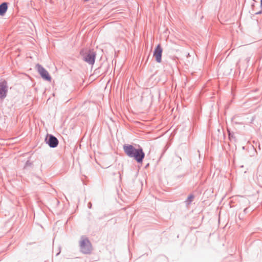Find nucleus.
<instances>
[{
  "label": "nucleus",
  "instance_id": "5",
  "mask_svg": "<svg viewBox=\"0 0 262 262\" xmlns=\"http://www.w3.org/2000/svg\"><path fill=\"white\" fill-rule=\"evenodd\" d=\"M45 141L51 148L56 147L59 143L57 138L51 134H47Z\"/></svg>",
  "mask_w": 262,
  "mask_h": 262
},
{
  "label": "nucleus",
  "instance_id": "10",
  "mask_svg": "<svg viewBox=\"0 0 262 262\" xmlns=\"http://www.w3.org/2000/svg\"><path fill=\"white\" fill-rule=\"evenodd\" d=\"M228 138L230 141L232 140H234L235 141V137L233 132L228 131Z\"/></svg>",
  "mask_w": 262,
  "mask_h": 262
},
{
  "label": "nucleus",
  "instance_id": "1",
  "mask_svg": "<svg viewBox=\"0 0 262 262\" xmlns=\"http://www.w3.org/2000/svg\"><path fill=\"white\" fill-rule=\"evenodd\" d=\"M123 148L125 154L129 158L135 160L138 163H142L145 157L143 148L138 145V148L135 147L131 144H124Z\"/></svg>",
  "mask_w": 262,
  "mask_h": 262
},
{
  "label": "nucleus",
  "instance_id": "14",
  "mask_svg": "<svg viewBox=\"0 0 262 262\" xmlns=\"http://www.w3.org/2000/svg\"><path fill=\"white\" fill-rule=\"evenodd\" d=\"M30 163H29V162L28 161L26 163V166L30 165Z\"/></svg>",
  "mask_w": 262,
  "mask_h": 262
},
{
  "label": "nucleus",
  "instance_id": "11",
  "mask_svg": "<svg viewBox=\"0 0 262 262\" xmlns=\"http://www.w3.org/2000/svg\"><path fill=\"white\" fill-rule=\"evenodd\" d=\"M260 7H261V10L256 12V14H262V0H260Z\"/></svg>",
  "mask_w": 262,
  "mask_h": 262
},
{
  "label": "nucleus",
  "instance_id": "4",
  "mask_svg": "<svg viewBox=\"0 0 262 262\" xmlns=\"http://www.w3.org/2000/svg\"><path fill=\"white\" fill-rule=\"evenodd\" d=\"M8 92V83L5 79L0 80V99L3 100L7 96Z\"/></svg>",
  "mask_w": 262,
  "mask_h": 262
},
{
  "label": "nucleus",
  "instance_id": "8",
  "mask_svg": "<svg viewBox=\"0 0 262 262\" xmlns=\"http://www.w3.org/2000/svg\"><path fill=\"white\" fill-rule=\"evenodd\" d=\"M8 3L3 2L0 4V16H4L8 10Z\"/></svg>",
  "mask_w": 262,
  "mask_h": 262
},
{
  "label": "nucleus",
  "instance_id": "13",
  "mask_svg": "<svg viewBox=\"0 0 262 262\" xmlns=\"http://www.w3.org/2000/svg\"><path fill=\"white\" fill-rule=\"evenodd\" d=\"M88 207L91 208L92 207V204L91 202H89L88 204Z\"/></svg>",
  "mask_w": 262,
  "mask_h": 262
},
{
  "label": "nucleus",
  "instance_id": "6",
  "mask_svg": "<svg viewBox=\"0 0 262 262\" xmlns=\"http://www.w3.org/2000/svg\"><path fill=\"white\" fill-rule=\"evenodd\" d=\"M36 69L44 80L48 81L51 80V77L48 72L42 66L38 63L36 65Z\"/></svg>",
  "mask_w": 262,
  "mask_h": 262
},
{
  "label": "nucleus",
  "instance_id": "3",
  "mask_svg": "<svg viewBox=\"0 0 262 262\" xmlns=\"http://www.w3.org/2000/svg\"><path fill=\"white\" fill-rule=\"evenodd\" d=\"M80 251L84 254H90L92 251V245L88 238L81 237L80 242Z\"/></svg>",
  "mask_w": 262,
  "mask_h": 262
},
{
  "label": "nucleus",
  "instance_id": "7",
  "mask_svg": "<svg viewBox=\"0 0 262 262\" xmlns=\"http://www.w3.org/2000/svg\"><path fill=\"white\" fill-rule=\"evenodd\" d=\"M162 52V47L160 44L158 45L154 50L153 55L155 57L156 61L158 63L161 62Z\"/></svg>",
  "mask_w": 262,
  "mask_h": 262
},
{
  "label": "nucleus",
  "instance_id": "9",
  "mask_svg": "<svg viewBox=\"0 0 262 262\" xmlns=\"http://www.w3.org/2000/svg\"><path fill=\"white\" fill-rule=\"evenodd\" d=\"M194 196L192 194L189 195L187 200L185 201V203L186 205H189L191 203L194 199Z\"/></svg>",
  "mask_w": 262,
  "mask_h": 262
},
{
  "label": "nucleus",
  "instance_id": "15",
  "mask_svg": "<svg viewBox=\"0 0 262 262\" xmlns=\"http://www.w3.org/2000/svg\"><path fill=\"white\" fill-rule=\"evenodd\" d=\"M60 253V250L56 254V256L58 255Z\"/></svg>",
  "mask_w": 262,
  "mask_h": 262
},
{
  "label": "nucleus",
  "instance_id": "2",
  "mask_svg": "<svg viewBox=\"0 0 262 262\" xmlns=\"http://www.w3.org/2000/svg\"><path fill=\"white\" fill-rule=\"evenodd\" d=\"M80 54L83 56V59L84 61L90 65H93L95 61L96 54L93 50H89L84 52L81 51Z\"/></svg>",
  "mask_w": 262,
  "mask_h": 262
},
{
  "label": "nucleus",
  "instance_id": "12",
  "mask_svg": "<svg viewBox=\"0 0 262 262\" xmlns=\"http://www.w3.org/2000/svg\"><path fill=\"white\" fill-rule=\"evenodd\" d=\"M244 212L245 213H247L248 212V208H246L244 210Z\"/></svg>",
  "mask_w": 262,
  "mask_h": 262
}]
</instances>
